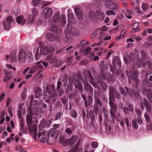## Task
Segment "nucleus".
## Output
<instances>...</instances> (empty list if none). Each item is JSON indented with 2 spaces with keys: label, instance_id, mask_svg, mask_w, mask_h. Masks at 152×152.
Wrapping results in <instances>:
<instances>
[{
  "label": "nucleus",
  "instance_id": "nucleus-13",
  "mask_svg": "<svg viewBox=\"0 0 152 152\" xmlns=\"http://www.w3.org/2000/svg\"><path fill=\"white\" fill-rule=\"evenodd\" d=\"M13 21L12 18L10 16L7 17L6 20L3 22V26L4 28L6 30H8L11 27L10 23Z\"/></svg>",
  "mask_w": 152,
  "mask_h": 152
},
{
  "label": "nucleus",
  "instance_id": "nucleus-46",
  "mask_svg": "<svg viewBox=\"0 0 152 152\" xmlns=\"http://www.w3.org/2000/svg\"><path fill=\"white\" fill-rule=\"evenodd\" d=\"M126 31L124 30H122L120 35L116 38V39H120L121 38L122 39L124 38V36L125 34Z\"/></svg>",
  "mask_w": 152,
  "mask_h": 152
},
{
  "label": "nucleus",
  "instance_id": "nucleus-53",
  "mask_svg": "<svg viewBox=\"0 0 152 152\" xmlns=\"http://www.w3.org/2000/svg\"><path fill=\"white\" fill-rule=\"evenodd\" d=\"M84 86V89L85 90L87 91H91V87L90 85L89 84H88L87 85H86Z\"/></svg>",
  "mask_w": 152,
  "mask_h": 152
},
{
  "label": "nucleus",
  "instance_id": "nucleus-47",
  "mask_svg": "<svg viewBox=\"0 0 152 152\" xmlns=\"http://www.w3.org/2000/svg\"><path fill=\"white\" fill-rule=\"evenodd\" d=\"M125 89L127 93H128L131 96V94L135 93L134 90L132 89H129L127 87H125Z\"/></svg>",
  "mask_w": 152,
  "mask_h": 152
},
{
  "label": "nucleus",
  "instance_id": "nucleus-6",
  "mask_svg": "<svg viewBox=\"0 0 152 152\" xmlns=\"http://www.w3.org/2000/svg\"><path fill=\"white\" fill-rule=\"evenodd\" d=\"M126 74L128 76L129 83L130 82L131 80L132 79L137 84L138 83L139 80L137 78L138 73L135 71L134 68H132L129 70L126 71Z\"/></svg>",
  "mask_w": 152,
  "mask_h": 152
},
{
  "label": "nucleus",
  "instance_id": "nucleus-14",
  "mask_svg": "<svg viewBox=\"0 0 152 152\" xmlns=\"http://www.w3.org/2000/svg\"><path fill=\"white\" fill-rule=\"evenodd\" d=\"M113 68L116 70L117 68H119L121 67V62L120 59L117 56H115L113 61Z\"/></svg>",
  "mask_w": 152,
  "mask_h": 152
},
{
  "label": "nucleus",
  "instance_id": "nucleus-34",
  "mask_svg": "<svg viewBox=\"0 0 152 152\" xmlns=\"http://www.w3.org/2000/svg\"><path fill=\"white\" fill-rule=\"evenodd\" d=\"M140 104L141 109L143 110L144 109L145 106L147 105H148V101L146 99H143L142 100Z\"/></svg>",
  "mask_w": 152,
  "mask_h": 152
},
{
  "label": "nucleus",
  "instance_id": "nucleus-3",
  "mask_svg": "<svg viewBox=\"0 0 152 152\" xmlns=\"http://www.w3.org/2000/svg\"><path fill=\"white\" fill-rule=\"evenodd\" d=\"M88 74L90 82L95 88L99 90L100 88L98 86L97 84L100 83L103 90L104 91L106 90L107 87L106 84L102 81L101 79L99 77L96 78V79L94 80L93 77L90 75L89 72H88Z\"/></svg>",
  "mask_w": 152,
  "mask_h": 152
},
{
  "label": "nucleus",
  "instance_id": "nucleus-8",
  "mask_svg": "<svg viewBox=\"0 0 152 152\" xmlns=\"http://www.w3.org/2000/svg\"><path fill=\"white\" fill-rule=\"evenodd\" d=\"M50 133L49 132H45L44 130L41 131L39 130L38 134V138L40 139L41 142H45L46 141H48L50 137Z\"/></svg>",
  "mask_w": 152,
  "mask_h": 152
},
{
  "label": "nucleus",
  "instance_id": "nucleus-27",
  "mask_svg": "<svg viewBox=\"0 0 152 152\" xmlns=\"http://www.w3.org/2000/svg\"><path fill=\"white\" fill-rule=\"evenodd\" d=\"M46 38L50 41H54L56 39V36L52 33H48L46 36Z\"/></svg>",
  "mask_w": 152,
  "mask_h": 152
},
{
  "label": "nucleus",
  "instance_id": "nucleus-54",
  "mask_svg": "<svg viewBox=\"0 0 152 152\" xmlns=\"http://www.w3.org/2000/svg\"><path fill=\"white\" fill-rule=\"evenodd\" d=\"M120 92L124 95L125 96H126L127 95L126 93V92L125 89L123 88L120 87Z\"/></svg>",
  "mask_w": 152,
  "mask_h": 152
},
{
  "label": "nucleus",
  "instance_id": "nucleus-24",
  "mask_svg": "<svg viewBox=\"0 0 152 152\" xmlns=\"http://www.w3.org/2000/svg\"><path fill=\"white\" fill-rule=\"evenodd\" d=\"M75 12L77 18L80 20L82 19L83 18L82 12L79 7H76L75 9Z\"/></svg>",
  "mask_w": 152,
  "mask_h": 152
},
{
  "label": "nucleus",
  "instance_id": "nucleus-40",
  "mask_svg": "<svg viewBox=\"0 0 152 152\" xmlns=\"http://www.w3.org/2000/svg\"><path fill=\"white\" fill-rule=\"evenodd\" d=\"M132 12L129 10H127L125 12L126 17L128 19H130L132 18Z\"/></svg>",
  "mask_w": 152,
  "mask_h": 152
},
{
  "label": "nucleus",
  "instance_id": "nucleus-62",
  "mask_svg": "<svg viewBox=\"0 0 152 152\" xmlns=\"http://www.w3.org/2000/svg\"><path fill=\"white\" fill-rule=\"evenodd\" d=\"M88 42L87 41L85 40H82L80 42V45H78V47H80L82 45H84L86 44H87Z\"/></svg>",
  "mask_w": 152,
  "mask_h": 152
},
{
  "label": "nucleus",
  "instance_id": "nucleus-55",
  "mask_svg": "<svg viewBox=\"0 0 152 152\" xmlns=\"http://www.w3.org/2000/svg\"><path fill=\"white\" fill-rule=\"evenodd\" d=\"M11 60L12 62H16L17 60L16 56H11Z\"/></svg>",
  "mask_w": 152,
  "mask_h": 152
},
{
  "label": "nucleus",
  "instance_id": "nucleus-63",
  "mask_svg": "<svg viewBox=\"0 0 152 152\" xmlns=\"http://www.w3.org/2000/svg\"><path fill=\"white\" fill-rule=\"evenodd\" d=\"M32 12L35 17L37 15L39 12L38 10L35 9H33Z\"/></svg>",
  "mask_w": 152,
  "mask_h": 152
},
{
  "label": "nucleus",
  "instance_id": "nucleus-49",
  "mask_svg": "<svg viewBox=\"0 0 152 152\" xmlns=\"http://www.w3.org/2000/svg\"><path fill=\"white\" fill-rule=\"evenodd\" d=\"M106 14L107 15H115V14L114 12L112 10H110L106 11Z\"/></svg>",
  "mask_w": 152,
  "mask_h": 152
},
{
  "label": "nucleus",
  "instance_id": "nucleus-21",
  "mask_svg": "<svg viewBox=\"0 0 152 152\" xmlns=\"http://www.w3.org/2000/svg\"><path fill=\"white\" fill-rule=\"evenodd\" d=\"M133 108L132 104L129 103L127 107H124L123 108L124 112L127 114H129V112H132L133 110Z\"/></svg>",
  "mask_w": 152,
  "mask_h": 152
},
{
  "label": "nucleus",
  "instance_id": "nucleus-1",
  "mask_svg": "<svg viewBox=\"0 0 152 152\" xmlns=\"http://www.w3.org/2000/svg\"><path fill=\"white\" fill-rule=\"evenodd\" d=\"M43 102L42 100L39 101L35 100L33 102L32 99L31 100L30 102L31 105L28 109L29 113L26 116V120L27 124H30L36 121V117L34 116V115L42 112V108L38 107L39 105L42 104L41 106L44 109L47 108V104Z\"/></svg>",
  "mask_w": 152,
  "mask_h": 152
},
{
  "label": "nucleus",
  "instance_id": "nucleus-28",
  "mask_svg": "<svg viewBox=\"0 0 152 152\" xmlns=\"http://www.w3.org/2000/svg\"><path fill=\"white\" fill-rule=\"evenodd\" d=\"M24 121L21 119L20 121V131L24 134H27V132L26 130V128L24 127Z\"/></svg>",
  "mask_w": 152,
  "mask_h": 152
},
{
  "label": "nucleus",
  "instance_id": "nucleus-10",
  "mask_svg": "<svg viewBox=\"0 0 152 152\" xmlns=\"http://www.w3.org/2000/svg\"><path fill=\"white\" fill-rule=\"evenodd\" d=\"M43 68V66L41 64V62H37L36 63L35 65L31 68L29 73L33 74L37 70L38 71L39 73H40L41 72V70Z\"/></svg>",
  "mask_w": 152,
  "mask_h": 152
},
{
  "label": "nucleus",
  "instance_id": "nucleus-23",
  "mask_svg": "<svg viewBox=\"0 0 152 152\" xmlns=\"http://www.w3.org/2000/svg\"><path fill=\"white\" fill-rule=\"evenodd\" d=\"M17 22L21 25L24 24L26 22V19L24 18L23 15H20L16 18Z\"/></svg>",
  "mask_w": 152,
  "mask_h": 152
},
{
  "label": "nucleus",
  "instance_id": "nucleus-61",
  "mask_svg": "<svg viewBox=\"0 0 152 152\" xmlns=\"http://www.w3.org/2000/svg\"><path fill=\"white\" fill-rule=\"evenodd\" d=\"M142 9L144 11L146 10L148 8V6L147 4H144L142 5Z\"/></svg>",
  "mask_w": 152,
  "mask_h": 152
},
{
  "label": "nucleus",
  "instance_id": "nucleus-37",
  "mask_svg": "<svg viewBox=\"0 0 152 152\" xmlns=\"http://www.w3.org/2000/svg\"><path fill=\"white\" fill-rule=\"evenodd\" d=\"M4 73L7 75L4 77L3 80L4 82H6L10 79L12 78V77L10 74H7L6 72H4Z\"/></svg>",
  "mask_w": 152,
  "mask_h": 152
},
{
  "label": "nucleus",
  "instance_id": "nucleus-9",
  "mask_svg": "<svg viewBox=\"0 0 152 152\" xmlns=\"http://www.w3.org/2000/svg\"><path fill=\"white\" fill-rule=\"evenodd\" d=\"M140 54L142 57L140 58H139L138 60L137 61L136 64L139 67H144L146 66L145 61L146 59L147 56L145 52L142 50L141 51Z\"/></svg>",
  "mask_w": 152,
  "mask_h": 152
},
{
  "label": "nucleus",
  "instance_id": "nucleus-50",
  "mask_svg": "<svg viewBox=\"0 0 152 152\" xmlns=\"http://www.w3.org/2000/svg\"><path fill=\"white\" fill-rule=\"evenodd\" d=\"M124 121L125 123V124L126 126L127 130H128L130 126H129V121L128 119L127 118H125L124 119Z\"/></svg>",
  "mask_w": 152,
  "mask_h": 152
},
{
  "label": "nucleus",
  "instance_id": "nucleus-11",
  "mask_svg": "<svg viewBox=\"0 0 152 152\" xmlns=\"http://www.w3.org/2000/svg\"><path fill=\"white\" fill-rule=\"evenodd\" d=\"M102 1H105V7L108 9L116 10L118 8L117 4L113 2L112 0H101Z\"/></svg>",
  "mask_w": 152,
  "mask_h": 152
},
{
  "label": "nucleus",
  "instance_id": "nucleus-39",
  "mask_svg": "<svg viewBox=\"0 0 152 152\" xmlns=\"http://www.w3.org/2000/svg\"><path fill=\"white\" fill-rule=\"evenodd\" d=\"M72 34L75 35L76 36H79L80 34L79 30L77 28H72Z\"/></svg>",
  "mask_w": 152,
  "mask_h": 152
},
{
  "label": "nucleus",
  "instance_id": "nucleus-57",
  "mask_svg": "<svg viewBox=\"0 0 152 152\" xmlns=\"http://www.w3.org/2000/svg\"><path fill=\"white\" fill-rule=\"evenodd\" d=\"M103 111L106 119H107L108 118V115L109 114L107 110L105 109H103Z\"/></svg>",
  "mask_w": 152,
  "mask_h": 152
},
{
  "label": "nucleus",
  "instance_id": "nucleus-26",
  "mask_svg": "<svg viewBox=\"0 0 152 152\" xmlns=\"http://www.w3.org/2000/svg\"><path fill=\"white\" fill-rule=\"evenodd\" d=\"M96 13L97 15V20L98 19L100 20H102L104 19L105 15L103 12L100 10H96Z\"/></svg>",
  "mask_w": 152,
  "mask_h": 152
},
{
  "label": "nucleus",
  "instance_id": "nucleus-41",
  "mask_svg": "<svg viewBox=\"0 0 152 152\" xmlns=\"http://www.w3.org/2000/svg\"><path fill=\"white\" fill-rule=\"evenodd\" d=\"M27 23L28 24H31L34 22V18L33 16L31 15H29L28 16Z\"/></svg>",
  "mask_w": 152,
  "mask_h": 152
},
{
  "label": "nucleus",
  "instance_id": "nucleus-15",
  "mask_svg": "<svg viewBox=\"0 0 152 152\" xmlns=\"http://www.w3.org/2000/svg\"><path fill=\"white\" fill-rule=\"evenodd\" d=\"M34 5L36 6H40L43 5L44 6L49 5L50 3L48 1H44L40 0H32Z\"/></svg>",
  "mask_w": 152,
  "mask_h": 152
},
{
  "label": "nucleus",
  "instance_id": "nucleus-4",
  "mask_svg": "<svg viewBox=\"0 0 152 152\" xmlns=\"http://www.w3.org/2000/svg\"><path fill=\"white\" fill-rule=\"evenodd\" d=\"M18 60L21 63H25L26 60L30 61L33 58V56L30 51H20L18 55Z\"/></svg>",
  "mask_w": 152,
  "mask_h": 152
},
{
  "label": "nucleus",
  "instance_id": "nucleus-38",
  "mask_svg": "<svg viewBox=\"0 0 152 152\" xmlns=\"http://www.w3.org/2000/svg\"><path fill=\"white\" fill-rule=\"evenodd\" d=\"M75 86L76 88L78 89L80 92H82L83 89V87L81 83L78 81H77L75 83Z\"/></svg>",
  "mask_w": 152,
  "mask_h": 152
},
{
  "label": "nucleus",
  "instance_id": "nucleus-25",
  "mask_svg": "<svg viewBox=\"0 0 152 152\" xmlns=\"http://www.w3.org/2000/svg\"><path fill=\"white\" fill-rule=\"evenodd\" d=\"M110 110L111 116L114 117H115V113L117 111V105L114 104L110 106Z\"/></svg>",
  "mask_w": 152,
  "mask_h": 152
},
{
  "label": "nucleus",
  "instance_id": "nucleus-36",
  "mask_svg": "<svg viewBox=\"0 0 152 152\" xmlns=\"http://www.w3.org/2000/svg\"><path fill=\"white\" fill-rule=\"evenodd\" d=\"M139 27V24L138 23H134L132 26V28L133 29L131 31L132 32H134V31H136L139 30L138 28Z\"/></svg>",
  "mask_w": 152,
  "mask_h": 152
},
{
  "label": "nucleus",
  "instance_id": "nucleus-51",
  "mask_svg": "<svg viewBox=\"0 0 152 152\" xmlns=\"http://www.w3.org/2000/svg\"><path fill=\"white\" fill-rule=\"evenodd\" d=\"M144 116L147 122L150 123L151 122V120L149 116L146 113H145Z\"/></svg>",
  "mask_w": 152,
  "mask_h": 152
},
{
  "label": "nucleus",
  "instance_id": "nucleus-45",
  "mask_svg": "<svg viewBox=\"0 0 152 152\" xmlns=\"http://www.w3.org/2000/svg\"><path fill=\"white\" fill-rule=\"evenodd\" d=\"M72 88L73 86L72 84L71 83H69L66 89L67 93L68 94L70 92L72 91Z\"/></svg>",
  "mask_w": 152,
  "mask_h": 152
},
{
  "label": "nucleus",
  "instance_id": "nucleus-44",
  "mask_svg": "<svg viewBox=\"0 0 152 152\" xmlns=\"http://www.w3.org/2000/svg\"><path fill=\"white\" fill-rule=\"evenodd\" d=\"M132 123L133 127L135 129H137L138 128V126L137 120L135 119H133L132 120Z\"/></svg>",
  "mask_w": 152,
  "mask_h": 152
},
{
  "label": "nucleus",
  "instance_id": "nucleus-43",
  "mask_svg": "<svg viewBox=\"0 0 152 152\" xmlns=\"http://www.w3.org/2000/svg\"><path fill=\"white\" fill-rule=\"evenodd\" d=\"M70 116L73 118H76L77 116V112L75 110H71L70 112Z\"/></svg>",
  "mask_w": 152,
  "mask_h": 152
},
{
  "label": "nucleus",
  "instance_id": "nucleus-30",
  "mask_svg": "<svg viewBox=\"0 0 152 152\" xmlns=\"http://www.w3.org/2000/svg\"><path fill=\"white\" fill-rule=\"evenodd\" d=\"M117 90L112 87L109 86V95L112 98L115 95V94L117 93Z\"/></svg>",
  "mask_w": 152,
  "mask_h": 152
},
{
  "label": "nucleus",
  "instance_id": "nucleus-20",
  "mask_svg": "<svg viewBox=\"0 0 152 152\" xmlns=\"http://www.w3.org/2000/svg\"><path fill=\"white\" fill-rule=\"evenodd\" d=\"M29 132L34 134V139L36 140L37 137V126L35 125L33 126H30L28 129Z\"/></svg>",
  "mask_w": 152,
  "mask_h": 152
},
{
  "label": "nucleus",
  "instance_id": "nucleus-48",
  "mask_svg": "<svg viewBox=\"0 0 152 152\" xmlns=\"http://www.w3.org/2000/svg\"><path fill=\"white\" fill-rule=\"evenodd\" d=\"M63 115V113L61 112H58L55 116V120H56L60 118Z\"/></svg>",
  "mask_w": 152,
  "mask_h": 152
},
{
  "label": "nucleus",
  "instance_id": "nucleus-60",
  "mask_svg": "<svg viewBox=\"0 0 152 152\" xmlns=\"http://www.w3.org/2000/svg\"><path fill=\"white\" fill-rule=\"evenodd\" d=\"M98 145V143L96 141L93 142L91 143V146L93 148H96Z\"/></svg>",
  "mask_w": 152,
  "mask_h": 152
},
{
  "label": "nucleus",
  "instance_id": "nucleus-16",
  "mask_svg": "<svg viewBox=\"0 0 152 152\" xmlns=\"http://www.w3.org/2000/svg\"><path fill=\"white\" fill-rule=\"evenodd\" d=\"M67 16L68 21V23L67 24V27H69L70 26V23L73 24H75L76 23V20L73 13L68 14Z\"/></svg>",
  "mask_w": 152,
  "mask_h": 152
},
{
  "label": "nucleus",
  "instance_id": "nucleus-58",
  "mask_svg": "<svg viewBox=\"0 0 152 152\" xmlns=\"http://www.w3.org/2000/svg\"><path fill=\"white\" fill-rule=\"evenodd\" d=\"M46 89L47 90V93L50 94H52V91L49 85H47L46 87Z\"/></svg>",
  "mask_w": 152,
  "mask_h": 152
},
{
  "label": "nucleus",
  "instance_id": "nucleus-5",
  "mask_svg": "<svg viewBox=\"0 0 152 152\" xmlns=\"http://www.w3.org/2000/svg\"><path fill=\"white\" fill-rule=\"evenodd\" d=\"M134 53L136 56V58H134V54L132 53H130L129 56H127L126 57L124 58V62L126 64L129 63L131 64V62L132 63L136 64L137 61L138 60L139 58V52L138 50L136 49H134Z\"/></svg>",
  "mask_w": 152,
  "mask_h": 152
},
{
  "label": "nucleus",
  "instance_id": "nucleus-31",
  "mask_svg": "<svg viewBox=\"0 0 152 152\" xmlns=\"http://www.w3.org/2000/svg\"><path fill=\"white\" fill-rule=\"evenodd\" d=\"M42 91L41 89L39 87L37 88L35 91V98L40 97L42 95Z\"/></svg>",
  "mask_w": 152,
  "mask_h": 152
},
{
  "label": "nucleus",
  "instance_id": "nucleus-33",
  "mask_svg": "<svg viewBox=\"0 0 152 152\" xmlns=\"http://www.w3.org/2000/svg\"><path fill=\"white\" fill-rule=\"evenodd\" d=\"M60 19V14L59 12H56L53 15V20L56 23L58 22Z\"/></svg>",
  "mask_w": 152,
  "mask_h": 152
},
{
  "label": "nucleus",
  "instance_id": "nucleus-29",
  "mask_svg": "<svg viewBox=\"0 0 152 152\" xmlns=\"http://www.w3.org/2000/svg\"><path fill=\"white\" fill-rule=\"evenodd\" d=\"M50 30L54 33H57L58 32H60L61 29L59 26L53 25L50 26Z\"/></svg>",
  "mask_w": 152,
  "mask_h": 152
},
{
  "label": "nucleus",
  "instance_id": "nucleus-32",
  "mask_svg": "<svg viewBox=\"0 0 152 152\" xmlns=\"http://www.w3.org/2000/svg\"><path fill=\"white\" fill-rule=\"evenodd\" d=\"M72 29L70 30L68 28H65L64 34L67 39H69L72 34Z\"/></svg>",
  "mask_w": 152,
  "mask_h": 152
},
{
  "label": "nucleus",
  "instance_id": "nucleus-59",
  "mask_svg": "<svg viewBox=\"0 0 152 152\" xmlns=\"http://www.w3.org/2000/svg\"><path fill=\"white\" fill-rule=\"evenodd\" d=\"M66 123H68V125H71L72 123V121L71 118H65Z\"/></svg>",
  "mask_w": 152,
  "mask_h": 152
},
{
  "label": "nucleus",
  "instance_id": "nucleus-42",
  "mask_svg": "<svg viewBox=\"0 0 152 152\" xmlns=\"http://www.w3.org/2000/svg\"><path fill=\"white\" fill-rule=\"evenodd\" d=\"M103 61H102L100 62V66L102 70L103 71L107 69V63L104 64L103 63Z\"/></svg>",
  "mask_w": 152,
  "mask_h": 152
},
{
  "label": "nucleus",
  "instance_id": "nucleus-7",
  "mask_svg": "<svg viewBox=\"0 0 152 152\" xmlns=\"http://www.w3.org/2000/svg\"><path fill=\"white\" fill-rule=\"evenodd\" d=\"M50 49L49 51L48 56L45 58V60L49 62L50 64H52L53 65L56 64L57 63V60L55 56H53V53L54 51L55 50L53 47H50Z\"/></svg>",
  "mask_w": 152,
  "mask_h": 152
},
{
  "label": "nucleus",
  "instance_id": "nucleus-52",
  "mask_svg": "<svg viewBox=\"0 0 152 152\" xmlns=\"http://www.w3.org/2000/svg\"><path fill=\"white\" fill-rule=\"evenodd\" d=\"M88 61L86 59H84L80 63V65L82 66L86 65L88 64Z\"/></svg>",
  "mask_w": 152,
  "mask_h": 152
},
{
  "label": "nucleus",
  "instance_id": "nucleus-17",
  "mask_svg": "<svg viewBox=\"0 0 152 152\" xmlns=\"http://www.w3.org/2000/svg\"><path fill=\"white\" fill-rule=\"evenodd\" d=\"M53 11L51 9L48 7L45 8L42 10V14L45 18H48L50 17Z\"/></svg>",
  "mask_w": 152,
  "mask_h": 152
},
{
  "label": "nucleus",
  "instance_id": "nucleus-18",
  "mask_svg": "<svg viewBox=\"0 0 152 152\" xmlns=\"http://www.w3.org/2000/svg\"><path fill=\"white\" fill-rule=\"evenodd\" d=\"M77 139V136H73L70 138L64 141V143L66 145H72L74 144Z\"/></svg>",
  "mask_w": 152,
  "mask_h": 152
},
{
  "label": "nucleus",
  "instance_id": "nucleus-64",
  "mask_svg": "<svg viewBox=\"0 0 152 152\" xmlns=\"http://www.w3.org/2000/svg\"><path fill=\"white\" fill-rule=\"evenodd\" d=\"M152 45V43H149L148 42H145L143 44V47L146 48H148Z\"/></svg>",
  "mask_w": 152,
  "mask_h": 152
},
{
  "label": "nucleus",
  "instance_id": "nucleus-2",
  "mask_svg": "<svg viewBox=\"0 0 152 152\" xmlns=\"http://www.w3.org/2000/svg\"><path fill=\"white\" fill-rule=\"evenodd\" d=\"M50 47H52L49 46H46L43 45V42H41L40 46L37 49V51L35 54V58L36 60H38L40 58L41 56L43 55L48 54L49 50H50Z\"/></svg>",
  "mask_w": 152,
  "mask_h": 152
},
{
  "label": "nucleus",
  "instance_id": "nucleus-19",
  "mask_svg": "<svg viewBox=\"0 0 152 152\" xmlns=\"http://www.w3.org/2000/svg\"><path fill=\"white\" fill-rule=\"evenodd\" d=\"M142 92L144 95L147 96L149 101H152V91L151 90H148L145 88H143L142 89Z\"/></svg>",
  "mask_w": 152,
  "mask_h": 152
},
{
  "label": "nucleus",
  "instance_id": "nucleus-12",
  "mask_svg": "<svg viewBox=\"0 0 152 152\" xmlns=\"http://www.w3.org/2000/svg\"><path fill=\"white\" fill-rule=\"evenodd\" d=\"M53 120V118L50 119L48 121H46L45 120H42L39 125V130L42 131L43 128L46 127H49Z\"/></svg>",
  "mask_w": 152,
  "mask_h": 152
},
{
  "label": "nucleus",
  "instance_id": "nucleus-56",
  "mask_svg": "<svg viewBox=\"0 0 152 152\" xmlns=\"http://www.w3.org/2000/svg\"><path fill=\"white\" fill-rule=\"evenodd\" d=\"M131 96L132 97L135 96L136 99H139L141 98L140 95L137 93H134L133 94H131Z\"/></svg>",
  "mask_w": 152,
  "mask_h": 152
},
{
  "label": "nucleus",
  "instance_id": "nucleus-35",
  "mask_svg": "<svg viewBox=\"0 0 152 152\" xmlns=\"http://www.w3.org/2000/svg\"><path fill=\"white\" fill-rule=\"evenodd\" d=\"M147 64L150 70L149 72L148 73L146 72L145 74L146 76H147L148 75H149L151 74V70L152 69V64L149 61H148L147 62Z\"/></svg>",
  "mask_w": 152,
  "mask_h": 152
},
{
  "label": "nucleus",
  "instance_id": "nucleus-22",
  "mask_svg": "<svg viewBox=\"0 0 152 152\" xmlns=\"http://www.w3.org/2000/svg\"><path fill=\"white\" fill-rule=\"evenodd\" d=\"M88 17L89 19L93 22L97 21V18L94 12L91 11L89 13Z\"/></svg>",
  "mask_w": 152,
  "mask_h": 152
}]
</instances>
